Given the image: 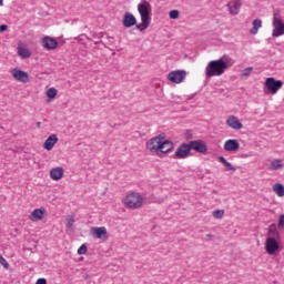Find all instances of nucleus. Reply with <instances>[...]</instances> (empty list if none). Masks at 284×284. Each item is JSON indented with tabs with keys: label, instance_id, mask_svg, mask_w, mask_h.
Returning <instances> with one entry per match:
<instances>
[{
	"label": "nucleus",
	"instance_id": "nucleus-1",
	"mask_svg": "<svg viewBox=\"0 0 284 284\" xmlns=\"http://www.w3.org/2000/svg\"><path fill=\"white\" fill-rule=\"evenodd\" d=\"M138 12L141 17V23L136 24V29L140 30V32H144V30L150 28V23L152 21V4H150L148 0H141L138 4Z\"/></svg>",
	"mask_w": 284,
	"mask_h": 284
},
{
	"label": "nucleus",
	"instance_id": "nucleus-2",
	"mask_svg": "<svg viewBox=\"0 0 284 284\" xmlns=\"http://www.w3.org/2000/svg\"><path fill=\"white\" fill-rule=\"evenodd\" d=\"M225 68L226 65L223 60H213L209 62L205 68L206 79H212V77H221L222 74H225Z\"/></svg>",
	"mask_w": 284,
	"mask_h": 284
},
{
	"label": "nucleus",
	"instance_id": "nucleus-3",
	"mask_svg": "<svg viewBox=\"0 0 284 284\" xmlns=\"http://www.w3.org/2000/svg\"><path fill=\"white\" fill-rule=\"evenodd\" d=\"M272 27H273L272 37L274 39H276L278 37H283V34H284V22H283V17H281V10H278V9L273 11Z\"/></svg>",
	"mask_w": 284,
	"mask_h": 284
},
{
	"label": "nucleus",
	"instance_id": "nucleus-4",
	"mask_svg": "<svg viewBox=\"0 0 284 284\" xmlns=\"http://www.w3.org/2000/svg\"><path fill=\"white\" fill-rule=\"evenodd\" d=\"M124 205L129 210H139L143 207V195L136 192L129 193L124 199Z\"/></svg>",
	"mask_w": 284,
	"mask_h": 284
},
{
	"label": "nucleus",
	"instance_id": "nucleus-5",
	"mask_svg": "<svg viewBox=\"0 0 284 284\" xmlns=\"http://www.w3.org/2000/svg\"><path fill=\"white\" fill-rule=\"evenodd\" d=\"M165 135L160 134L155 138L150 139L146 142V150H150L152 153L160 155V149H161V141H164Z\"/></svg>",
	"mask_w": 284,
	"mask_h": 284
},
{
	"label": "nucleus",
	"instance_id": "nucleus-6",
	"mask_svg": "<svg viewBox=\"0 0 284 284\" xmlns=\"http://www.w3.org/2000/svg\"><path fill=\"white\" fill-rule=\"evenodd\" d=\"M265 88H267L271 94H276L283 88V81L276 80L274 78H267L264 82Z\"/></svg>",
	"mask_w": 284,
	"mask_h": 284
},
{
	"label": "nucleus",
	"instance_id": "nucleus-7",
	"mask_svg": "<svg viewBox=\"0 0 284 284\" xmlns=\"http://www.w3.org/2000/svg\"><path fill=\"white\" fill-rule=\"evenodd\" d=\"M185 77H187V72L185 70H175L168 74V79L171 83H183V81H185Z\"/></svg>",
	"mask_w": 284,
	"mask_h": 284
},
{
	"label": "nucleus",
	"instance_id": "nucleus-8",
	"mask_svg": "<svg viewBox=\"0 0 284 284\" xmlns=\"http://www.w3.org/2000/svg\"><path fill=\"white\" fill-rule=\"evenodd\" d=\"M280 248L281 245L278 244V239L266 237L265 251L270 254V256L276 254V252H278Z\"/></svg>",
	"mask_w": 284,
	"mask_h": 284
},
{
	"label": "nucleus",
	"instance_id": "nucleus-9",
	"mask_svg": "<svg viewBox=\"0 0 284 284\" xmlns=\"http://www.w3.org/2000/svg\"><path fill=\"white\" fill-rule=\"evenodd\" d=\"M189 148L194 150L195 152H199L200 154H206L207 153V144H205V141L203 140H193L189 142Z\"/></svg>",
	"mask_w": 284,
	"mask_h": 284
},
{
	"label": "nucleus",
	"instance_id": "nucleus-10",
	"mask_svg": "<svg viewBox=\"0 0 284 284\" xmlns=\"http://www.w3.org/2000/svg\"><path fill=\"white\" fill-rule=\"evenodd\" d=\"M11 74L13 79H16V81H19L20 83H28L30 81V75L28 74V72L19 68L12 69Z\"/></svg>",
	"mask_w": 284,
	"mask_h": 284
},
{
	"label": "nucleus",
	"instance_id": "nucleus-11",
	"mask_svg": "<svg viewBox=\"0 0 284 284\" xmlns=\"http://www.w3.org/2000/svg\"><path fill=\"white\" fill-rule=\"evenodd\" d=\"M190 152H192L190 149V143H183L176 149L174 159H187V156H190Z\"/></svg>",
	"mask_w": 284,
	"mask_h": 284
},
{
	"label": "nucleus",
	"instance_id": "nucleus-12",
	"mask_svg": "<svg viewBox=\"0 0 284 284\" xmlns=\"http://www.w3.org/2000/svg\"><path fill=\"white\" fill-rule=\"evenodd\" d=\"M42 48L45 50H57V48H59V41L50 36H47L42 39Z\"/></svg>",
	"mask_w": 284,
	"mask_h": 284
},
{
	"label": "nucleus",
	"instance_id": "nucleus-13",
	"mask_svg": "<svg viewBox=\"0 0 284 284\" xmlns=\"http://www.w3.org/2000/svg\"><path fill=\"white\" fill-rule=\"evenodd\" d=\"M226 125H229V128L232 130H243V123H241V120H239L236 115H230L226 119Z\"/></svg>",
	"mask_w": 284,
	"mask_h": 284
},
{
	"label": "nucleus",
	"instance_id": "nucleus-14",
	"mask_svg": "<svg viewBox=\"0 0 284 284\" xmlns=\"http://www.w3.org/2000/svg\"><path fill=\"white\" fill-rule=\"evenodd\" d=\"M92 234H93V236H95V239H100V241H108V239H109L108 230L105 229V226L93 227Z\"/></svg>",
	"mask_w": 284,
	"mask_h": 284
},
{
	"label": "nucleus",
	"instance_id": "nucleus-15",
	"mask_svg": "<svg viewBox=\"0 0 284 284\" xmlns=\"http://www.w3.org/2000/svg\"><path fill=\"white\" fill-rule=\"evenodd\" d=\"M122 24L125 28H132L134 26L136 27V17L130 12H125L122 19Z\"/></svg>",
	"mask_w": 284,
	"mask_h": 284
},
{
	"label": "nucleus",
	"instance_id": "nucleus-16",
	"mask_svg": "<svg viewBox=\"0 0 284 284\" xmlns=\"http://www.w3.org/2000/svg\"><path fill=\"white\" fill-rule=\"evenodd\" d=\"M241 0H235V1H231L226 4V8H229V12L230 14H232L233 17H236V14H239V12H241Z\"/></svg>",
	"mask_w": 284,
	"mask_h": 284
},
{
	"label": "nucleus",
	"instance_id": "nucleus-17",
	"mask_svg": "<svg viewBox=\"0 0 284 284\" xmlns=\"http://www.w3.org/2000/svg\"><path fill=\"white\" fill-rule=\"evenodd\" d=\"M174 150V142L170 140H161L160 142V153L168 154V152H172Z\"/></svg>",
	"mask_w": 284,
	"mask_h": 284
},
{
	"label": "nucleus",
	"instance_id": "nucleus-18",
	"mask_svg": "<svg viewBox=\"0 0 284 284\" xmlns=\"http://www.w3.org/2000/svg\"><path fill=\"white\" fill-rule=\"evenodd\" d=\"M239 148H241L239 140L230 139L224 143L225 152H236V150H239Z\"/></svg>",
	"mask_w": 284,
	"mask_h": 284
},
{
	"label": "nucleus",
	"instance_id": "nucleus-19",
	"mask_svg": "<svg viewBox=\"0 0 284 284\" xmlns=\"http://www.w3.org/2000/svg\"><path fill=\"white\" fill-rule=\"evenodd\" d=\"M59 142V138H57V134H51L43 143V148L44 150H52V148H54V145H57V143Z\"/></svg>",
	"mask_w": 284,
	"mask_h": 284
},
{
	"label": "nucleus",
	"instance_id": "nucleus-20",
	"mask_svg": "<svg viewBox=\"0 0 284 284\" xmlns=\"http://www.w3.org/2000/svg\"><path fill=\"white\" fill-rule=\"evenodd\" d=\"M44 214H45L44 209H36L31 212L29 219L30 221H42Z\"/></svg>",
	"mask_w": 284,
	"mask_h": 284
},
{
	"label": "nucleus",
	"instance_id": "nucleus-21",
	"mask_svg": "<svg viewBox=\"0 0 284 284\" xmlns=\"http://www.w3.org/2000/svg\"><path fill=\"white\" fill-rule=\"evenodd\" d=\"M50 176L53 181H61L63 179V168L58 166L50 171Z\"/></svg>",
	"mask_w": 284,
	"mask_h": 284
},
{
	"label": "nucleus",
	"instance_id": "nucleus-22",
	"mask_svg": "<svg viewBox=\"0 0 284 284\" xmlns=\"http://www.w3.org/2000/svg\"><path fill=\"white\" fill-rule=\"evenodd\" d=\"M267 239H281L276 224H271L268 226Z\"/></svg>",
	"mask_w": 284,
	"mask_h": 284
},
{
	"label": "nucleus",
	"instance_id": "nucleus-23",
	"mask_svg": "<svg viewBox=\"0 0 284 284\" xmlns=\"http://www.w3.org/2000/svg\"><path fill=\"white\" fill-rule=\"evenodd\" d=\"M217 161H220L221 163H223L226 172H236V168H234V165H232V163L227 162V160L225 159V156L221 155L217 158Z\"/></svg>",
	"mask_w": 284,
	"mask_h": 284
},
{
	"label": "nucleus",
	"instance_id": "nucleus-24",
	"mask_svg": "<svg viewBox=\"0 0 284 284\" xmlns=\"http://www.w3.org/2000/svg\"><path fill=\"white\" fill-rule=\"evenodd\" d=\"M252 29H251V34H258V29L263 28V21L261 19H255L252 22Z\"/></svg>",
	"mask_w": 284,
	"mask_h": 284
},
{
	"label": "nucleus",
	"instance_id": "nucleus-25",
	"mask_svg": "<svg viewBox=\"0 0 284 284\" xmlns=\"http://www.w3.org/2000/svg\"><path fill=\"white\" fill-rule=\"evenodd\" d=\"M220 61H222L224 63L225 70H227V68H232V65H234V59H232L230 55H224L223 58L219 59Z\"/></svg>",
	"mask_w": 284,
	"mask_h": 284
},
{
	"label": "nucleus",
	"instance_id": "nucleus-26",
	"mask_svg": "<svg viewBox=\"0 0 284 284\" xmlns=\"http://www.w3.org/2000/svg\"><path fill=\"white\" fill-rule=\"evenodd\" d=\"M18 54L22 59H29V57L31 55L30 50H28L23 47H18Z\"/></svg>",
	"mask_w": 284,
	"mask_h": 284
},
{
	"label": "nucleus",
	"instance_id": "nucleus-27",
	"mask_svg": "<svg viewBox=\"0 0 284 284\" xmlns=\"http://www.w3.org/2000/svg\"><path fill=\"white\" fill-rule=\"evenodd\" d=\"M273 192H275L277 196H284V185L281 183L274 184Z\"/></svg>",
	"mask_w": 284,
	"mask_h": 284
},
{
	"label": "nucleus",
	"instance_id": "nucleus-28",
	"mask_svg": "<svg viewBox=\"0 0 284 284\" xmlns=\"http://www.w3.org/2000/svg\"><path fill=\"white\" fill-rule=\"evenodd\" d=\"M283 168V163L281 160H273L271 163V170H281Z\"/></svg>",
	"mask_w": 284,
	"mask_h": 284
},
{
	"label": "nucleus",
	"instance_id": "nucleus-29",
	"mask_svg": "<svg viewBox=\"0 0 284 284\" xmlns=\"http://www.w3.org/2000/svg\"><path fill=\"white\" fill-rule=\"evenodd\" d=\"M59 94V91L55 88H50L47 90V97L48 99H54Z\"/></svg>",
	"mask_w": 284,
	"mask_h": 284
},
{
	"label": "nucleus",
	"instance_id": "nucleus-30",
	"mask_svg": "<svg viewBox=\"0 0 284 284\" xmlns=\"http://www.w3.org/2000/svg\"><path fill=\"white\" fill-rule=\"evenodd\" d=\"M213 217L214 219H223L225 216V211L224 210H215L213 211Z\"/></svg>",
	"mask_w": 284,
	"mask_h": 284
},
{
	"label": "nucleus",
	"instance_id": "nucleus-31",
	"mask_svg": "<svg viewBox=\"0 0 284 284\" xmlns=\"http://www.w3.org/2000/svg\"><path fill=\"white\" fill-rule=\"evenodd\" d=\"M252 72H254V68L247 67V68H245V69L242 71L241 77H242V78H243V77H250V74H252Z\"/></svg>",
	"mask_w": 284,
	"mask_h": 284
},
{
	"label": "nucleus",
	"instance_id": "nucleus-32",
	"mask_svg": "<svg viewBox=\"0 0 284 284\" xmlns=\"http://www.w3.org/2000/svg\"><path fill=\"white\" fill-rule=\"evenodd\" d=\"M78 254L80 256H83V254H88V245L82 244L79 248H78Z\"/></svg>",
	"mask_w": 284,
	"mask_h": 284
},
{
	"label": "nucleus",
	"instance_id": "nucleus-33",
	"mask_svg": "<svg viewBox=\"0 0 284 284\" xmlns=\"http://www.w3.org/2000/svg\"><path fill=\"white\" fill-rule=\"evenodd\" d=\"M0 265H2V267H4V270H8L10 267V264L8 263V261L4 258L3 255H0Z\"/></svg>",
	"mask_w": 284,
	"mask_h": 284
},
{
	"label": "nucleus",
	"instance_id": "nucleus-34",
	"mask_svg": "<svg viewBox=\"0 0 284 284\" xmlns=\"http://www.w3.org/2000/svg\"><path fill=\"white\" fill-rule=\"evenodd\" d=\"M73 225H74V217H71V216L67 217V227H69V230H72Z\"/></svg>",
	"mask_w": 284,
	"mask_h": 284
},
{
	"label": "nucleus",
	"instance_id": "nucleus-35",
	"mask_svg": "<svg viewBox=\"0 0 284 284\" xmlns=\"http://www.w3.org/2000/svg\"><path fill=\"white\" fill-rule=\"evenodd\" d=\"M179 14H180L179 10H172L170 11L169 17L170 19H179Z\"/></svg>",
	"mask_w": 284,
	"mask_h": 284
},
{
	"label": "nucleus",
	"instance_id": "nucleus-36",
	"mask_svg": "<svg viewBox=\"0 0 284 284\" xmlns=\"http://www.w3.org/2000/svg\"><path fill=\"white\" fill-rule=\"evenodd\" d=\"M277 227L278 230H284V214L280 215Z\"/></svg>",
	"mask_w": 284,
	"mask_h": 284
},
{
	"label": "nucleus",
	"instance_id": "nucleus-37",
	"mask_svg": "<svg viewBox=\"0 0 284 284\" xmlns=\"http://www.w3.org/2000/svg\"><path fill=\"white\" fill-rule=\"evenodd\" d=\"M36 284H48V280L39 278Z\"/></svg>",
	"mask_w": 284,
	"mask_h": 284
},
{
	"label": "nucleus",
	"instance_id": "nucleus-38",
	"mask_svg": "<svg viewBox=\"0 0 284 284\" xmlns=\"http://www.w3.org/2000/svg\"><path fill=\"white\" fill-rule=\"evenodd\" d=\"M6 30H8V26L7 24L0 26V32H6Z\"/></svg>",
	"mask_w": 284,
	"mask_h": 284
},
{
	"label": "nucleus",
	"instance_id": "nucleus-39",
	"mask_svg": "<svg viewBox=\"0 0 284 284\" xmlns=\"http://www.w3.org/2000/svg\"><path fill=\"white\" fill-rule=\"evenodd\" d=\"M212 237H213L212 234H207V235H206V241H212Z\"/></svg>",
	"mask_w": 284,
	"mask_h": 284
},
{
	"label": "nucleus",
	"instance_id": "nucleus-40",
	"mask_svg": "<svg viewBox=\"0 0 284 284\" xmlns=\"http://www.w3.org/2000/svg\"><path fill=\"white\" fill-rule=\"evenodd\" d=\"M37 128H41V122L36 123Z\"/></svg>",
	"mask_w": 284,
	"mask_h": 284
},
{
	"label": "nucleus",
	"instance_id": "nucleus-41",
	"mask_svg": "<svg viewBox=\"0 0 284 284\" xmlns=\"http://www.w3.org/2000/svg\"><path fill=\"white\" fill-rule=\"evenodd\" d=\"M0 6H3V0H0Z\"/></svg>",
	"mask_w": 284,
	"mask_h": 284
}]
</instances>
